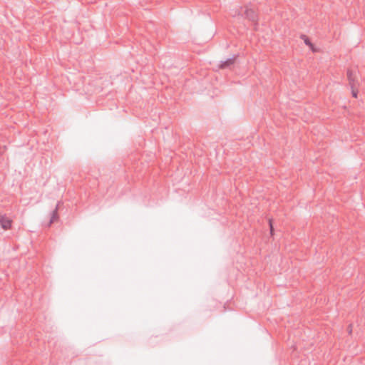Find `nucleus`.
Listing matches in <instances>:
<instances>
[{
    "label": "nucleus",
    "mask_w": 365,
    "mask_h": 365,
    "mask_svg": "<svg viewBox=\"0 0 365 365\" xmlns=\"http://www.w3.org/2000/svg\"><path fill=\"white\" fill-rule=\"evenodd\" d=\"M237 56L234 55L231 58H228L225 61H222L220 64V68L222 69H225L230 68L232 65L234 64Z\"/></svg>",
    "instance_id": "3"
},
{
    "label": "nucleus",
    "mask_w": 365,
    "mask_h": 365,
    "mask_svg": "<svg viewBox=\"0 0 365 365\" xmlns=\"http://www.w3.org/2000/svg\"><path fill=\"white\" fill-rule=\"evenodd\" d=\"M12 221L9 217H0V225L4 230H8L11 227Z\"/></svg>",
    "instance_id": "4"
},
{
    "label": "nucleus",
    "mask_w": 365,
    "mask_h": 365,
    "mask_svg": "<svg viewBox=\"0 0 365 365\" xmlns=\"http://www.w3.org/2000/svg\"><path fill=\"white\" fill-rule=\"evenodd\" d=\"M302 39L304 40V43L307 45V46H310L311 48L313 47V44L312 43L311 41L309 40V38L305 36V35H302L301 36Z\"/></svg>",
    "instance_id": "6"
},
{
    "label": "nucleus",
    "mask_w": 365,
    "mask_h": 365,
    "mask_svg": "<svg viewBox=\"0 0 365 365\" xmlns=\"http://www.w3.org/2000/svg\"><path fill=\"white\" fill-rule=\"evenodd\" d=\"M351 93L354 98H357L358 91L355 89V87L351 88Z\"/></svg>",
    "instance_id": "7"
},
{
    "label": "nucleus",
    "mask_w": 365,
    "mask_h": 365,
    "mask_svg": "<svg viewBox=\"0 0 365 365\" xmlns=\"http://www.w3.org/2000/svg\"><path fill=\"white\" fill-rule=\"evenodd\" d=\"M58 206V205H56V209L52 212L49 224H51L54 220H56L58 217L57 212Z\"/></svg>",
    "instance_id": "5"
},
{
    "label": "nucleus",
    "mask_w": 365,
    "mask_h": 365,
    "mask_svg": "<svg viewBox=\"0 0 365 365\" xmlns=\"http://www.w3.org/2000/svg\"><path fill=\"white\" fill-rule=\"evenodd\" d=\"M242 16L247 18L252 21H255L257 19V15L256 12L253 9L248 8H246V9L243 11Z\"/></svg>",
    "instance_id": "2"
},
{
    "label": "nucleus",
    "mask_w": 365,
    "mask_h": 365,
    "mask_svg": "<svg viewBox=\"0 0 365 365\" xmlns=\"http://www.w3.org/2000/svg\"><path fill=\"white\" fill-rule=\"evenodd\" d=\"M347 78L351 86V88L356 87V85L359 84V81L357 78V74L356 72L348 69L347 70Z\"/></svg>",
    "instance_id": "1"
},
{
    "label": "nucleus",
    "mask_w": 365,
    "mask_h": 365,
    "mask_svg": "<svg viewBox=\"0 0 365 365\" xmlns=\"http://www.w3.org/2000/svg\"><path fill=\"white\" fill-rule=\"evenodd\" d=\"M269 228H270V234L273 235L274 228H273V225H272V222L271 220H269Z\"/></svg>",
    "instance_id": "8"
}]
</instances>
